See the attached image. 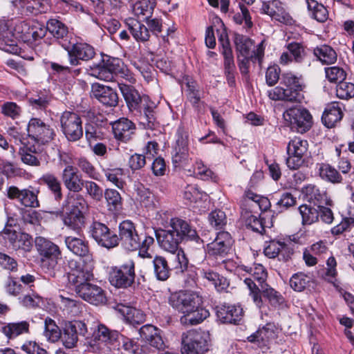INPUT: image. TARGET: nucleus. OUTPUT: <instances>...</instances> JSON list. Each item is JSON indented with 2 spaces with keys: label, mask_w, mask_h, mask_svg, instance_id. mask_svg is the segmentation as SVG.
<instances>
[{
  "label": "nucleus",
  "mask_w": 354,
  "mask_h": 354,
  "mask_svg": "<svg viewBox=\"0 0 354 354\" xmlns=\"http://www.w3.org/2000/svg\"><path fill=\"white\" fill-rule=\"evenodd\" d=\"M153 264L155 276L158 280L165 281L169 277L171 270L164 257L156 256L153 259Z\"/></svg>",
  "instance_id": "nucleus-46"
},
{
  "label": "nucleus",
  "mask_w": 354,
  "mask_h": 354,
  "mask_svg": "<svg viewBox=\"0 0 354 354\" xmlns=\"http://www.w3.org/2000/svg\"><path fill=\"white\" fill-rule=\"evenodd\" d=\"M139 333L141 339L151 346L158 349L164 350L165 344L161 335V330L151 324L142 326Z\"/></svg>",
  "instance_id": "nucleus-27"
},
{
  "label": "nucleus",
  "mask_w": 354,
  "mask_h": 354,
  "mask_svg": "<svg viewBox=\"0 0 354 354\" xmlns=\"http://www.w3.org/2000/svg\"><path fill=\"white\" fill-rule=\"evenodd\" d=\"M169 305L183 315L180 322L183 325H197L209 316V311L202 307L203 297L199 292L180 290L169 297Z\"/></svg>",
  "instance_id": "nucleus-2"
},
{
  "label": "nucleus",
  "mask_w": 354,
  "mask_h": 354,
  "mask_svg": "<svg viewBox=\"0 0 354 354\" xmlns=\"http://www.w3.org/2000/svg\"><path fill=\"white\" fill-rule=\"evenodd\" d=\"M39 180L41 184L47 186L48 189L53 194L55 201H59L63 197L61 181L53 174H44Z\"/></svg>",
  "instance_id": "nucleus-39"
},
{
  "label": "nucleus",
  "mask_w": 354,
  "mask_h": 354,
  "mask_svg": "<svg viewBox=\"0 0 354 354\" xmlns=\"http://www.w3.org/2000/svg\"><path fill=\"white\" fill-rule=\"evenodd\" d=\"M188 136L178 131L172 154L173 164L177 166H185L189 164Z\"/></svg>",
  "instance_id": "nucleus-24"
},
{
  "label": "nucleus",
  "mask_w": 354,
  "mask_h": 354,
  "mask_svg": "<svg viewBox=\"0 0 354 354\" xmlns=\"http://www.w3.org/2000/svg\"><path fill=\"white\" fill-rule=\"evenodd\" d=\"M12 28L16 39H21L24 42L30 41L29 32L31 30V27L28 23L24 21H18L15 24L13 23Z\"/></svg>",
  "instance_id": "nucleus-55"
},
{
  "label": "nucleus",
  "mask_w": 354,
  "mask_h": 354,
  "mask_svg": "<svg viewBox=\"0 0 354 354\" xmlns=\"http://www.w3.org/2000/svg\"><path fill=\"white\" fill-rule=\"evenodd\" d=\"M62 180L70 192L62 205L64 224L68 227L80 231L86 223V214L88 210L87 201L78 192L84 187V180L76 167L67 165L62 171Z\"/></svg>",
  "instance_id": "nucleus-1"
},
{
  "label": "nucleus",
  "mask_w": 354,
  "mask_h": 354,
  "mask_svg": "<svg viewBox=\"0 0 354 354\" xmlns=\"http://www.w3.org/2000/svg\"><path fill=\"white\" fill-rule=\"evenodd\" d=\"M67 46L68 48L64 49L67 51L68 62L71 66H78L80 61H89L95 55L94 48L85 42L70 41Z\"/></svg>",
  "instance_id": "nucleus-13"
},
{
  "label": "nucleus",
  "mask_w": 354,
  "mask_h": 354,
  "mask_svg": "<svg viewBox=\"0 0 354 354\" xmlns=\"http://www.w3.org/2000/svg\"><path fill=\"white\" fill-rule=\"evenodd\" d=\"M274 328L273 324L268 323L250 335L248 339L250 342L256 343L262 349L268 348L269 342L275 337Z\"/></svg>",
  "instance_id": "nucleus-32"
},
{
  "label": "nucleus",
  "mask_w": 354,
  "mask_h": 354,
  "mask_svg": "<svg viewBox=\"0 0 354 354\" xmlns=\"http://www.w3.org/2000/svg\"><path fill=\"white\" fill-rule=\"evenodd\" d=\"M169 229L175 235H178L180 241H201L196 230L188 222L179 218H172L169 222Z\"/></svg>",
  "instance_id": "nucleus-22"
},
{
  "label": "nucleus",
  "mask_w": 354,
  "mask_h": 354,
  "mask_svg": "<svg viewBox=\"0 0 354 354\" xmlns=\"http://www.w3.org/2000/svg\"><path fill=\"white\" fill-rule=\"evenodd\" d=\"M19 280L12 276H9L5 283V290L11 296L17 297L24 292V286L19 283Z\"/></svg>",
  "instance_id": "nucleus-62"
},
{
  "label": "nucleus",
  "mask_w": 354,
  "mask_h": 354,
  "mask_svg": "<svg viewBox=\"0 0 354 354\" xmlns=\"http://www.w3.org/2000/svg\"><path fill=\"white\" fill-rule=\"evenodd\" d=\"M289 248L284 242L270 241L264 248V254L269 258H275L280 252L288 250Z\"/></svg>",
  "instance_id": "nucleus-60"
},
{
  "label": "nucleus",
  "mask_w": 354,
  "mask_h": 354,
  "mask_svg": "<svg viewBox=\"0 0 354 354\" xmlns=\"http://www.w3.org/2000/svg\"><path fill=\"white\" fill-rule=\"evenodd\" d=\"M328 16V11L323 4L311 0V17L318 22L323 23L326 21Z\"/></svg>",
  "instance_id": "nucleus-61"
},
{
  "label": "nucleus",
  "mask_w": 354,
  "mask_h": 354,
  "mask_svg": "<svg viewBox=\"0 0 354 354\" xmlns=\"http://www.w3.org/2000/svg\"><path fill=\"white\" fill-rule=\"evenodd\" d=\"M336 95L342 100L354 97V84L344 82V80L339 82L336 88Z\"/></svg>",
  "instance_id": "nucleus-59"
},
{
  "label": "nucleus",
  "mask_w": 354,
  "mask_h": 354,
  "mask_svg": "<svg viewBox=\"0 0 354 354\" xmlns=\"http://www.w3.org/2000/svg\"><path fill=\"white\" fill-rule=\"evenodd\" d=\"M285 121L298 133H304L310 128V113L306 109L292 107L283 114Z\"/></svg>",
  "instance_id": "nucleus-14"
},
{
  "label": "nucleus",
  "mask_w": 354,
  "mask_h": 354,
  "mask_svg": "<svg viewBox=\"0 0 354 354\" xmlns=\"http://www.w3.org/2000/svg\"><path fill=\"white\" fill-rule=\"evenodd\" d=\"M281 84L286 88L277 86L268 91V97L272 100H284L301 103L304 101V89L306 87L302 79L292 73L282 75Z\"/></svg>",
  "instance_id": "nucleus-4"
},
{
  "label": "nucleus",
  "mask_w": 354,
  "mask_h": 354,
  "mask_svg": "<svg viewBox=\"0 0 354 354\" xmlns=\"http://www.w3.org/2000/svg\"><path fill=\"white\" fill-rule=\"evenodd\" d=\"M182 354H203L208 351L206 339L201 333L195 330L188 331L183 335Z\"/></svg>",
  "instance_id": "nucleus-18"
},
{
  "label": "nucleus",
  "mask_w": 354,
  "mask_h": 354,
  "mask_svg": "<svg viewBox=\"0 0 354 354\" xmlns=\"http://www.w3.org/2000/svg\"><path fill=\"white\" fill-rule=\"evenodd\" d=\"M61 131L69 142H76L83 136L82 120L73 111H64L59 118Z\"/></svg>",
  "instance_id": "nucleus-10"
},
{
  "label": "nucleus",
  "mask_w": 354,
  "mask_h": 354,
  "mask_svg": "<svg viewBox=\"0 0 354 354\" xmlns=\"http://www.w3.org/2000/svg\"><path fill=\"white\" fill-rule=\"evenodd\" d=\"M156 5V0H140L134 4L133 10L140 20L145 21L151 17Z\"/></svg>",
  "instance_id": "nucleus-40"
},
{
  "label": "nucleus",
  "mask_w": 354,
  "mask_h": 354,
  "mask_svg": "<svg viewBox=\"0 0 354 354\" xmlns=\"http://www.w3.org/2000/svg\"><path fill=\"white\" fill-rule=\"evenodd\" d=\"M129 30L133 38L138 41H147L149 39L150 33L148 28L137 20H131L128 23Z\"/></svg>",
  "instance_id": "nucleus-44"
},
{
  "label": "nucleus",
  "mask_w": 354,
  "mask_h": 354,
  "mask_svg": "<svg viewBox=\"0 0 354 354\" xmlns=\"http://www.w3.org/2000/svg\"><path fill=\"white\" fill-rule=\"evenodd\" d=\"M118 86L129 109L138 116L140 124L145 129H155L156 118L153 107L149 105V97L141 96L133 86L119 83Z\"/></svg>",
  "instance_id": "nucleus-3"
},
{
  "label": "nucleus",
  "mask_w": 354,
  "mask_h": 354,
  "mask_svg": "<svg viewBox=\"0 0 354 354\" xmlns=\"http://www.w3.org/2000/svg\"><path fill=\"white\" fill-rule=\"evenodd\" d=\"M67 277L69 284L74 291L88 283L93 278V262L91 258L84 259H71L67 263Z\"/></svg>",
  "instance_id": "nucleus-6"
},
{
  "label": "nucleus",
  "mask_w": 354,
  "mask_h": 354,
  "mask_svg": "<svg viewBox=\"0 0 354 354\" xmlns=\"http://www.w3.org/2000/svg\"><path fill=\"white\" fill-rule=\"evenodd\" d=\"M310 277L304 272H297L290 279L291 288L297 292H301L309 286Z\"/></svg>",
  "instance_id": "nucleus-53"
},
{
  "label": "nucleus",
  "mask_w": 354,
  "mask_h": 354,
  "mask_svg": "<svg viewBox=\"0 0 354 354\" xmlns=\"http://www.w3.org/2000/svg\"><path fill=\"white\" fill-rule=\"evenodd\" d=\"M308 146V140L295 138L294 140L289 142L287 147V153L288 154H297L299 155V156L308 159V157L306 156Z\"/></svg>",
  "instance_id": "nucleus-48"
},
{
  "label": "nucleus",
  "mask_w": 354,
  "mask_h": 354,
  "mask_svg": "<svg viewBox=\"0 0 354 354\" xmlns=\"http://www.w3.org/2000/svg\"><path fill=\"white\" fill-rule=\"evenodd\" d=\"M313 207H311V223L317 222L320 218L321 221L325 223H332L334 217L332 210L324 205H328L326 196L325 195H319V198L315 197L313 201Z\"/></svg>",
  "instance_id": "nucleus-23"
},
{
  "label": "nucleus",
  "mask_w": 354,
  "mask_h": 354,
  "mask_svg": "<svg viewBox=\"0 0 354 354\" xmlns=\"http://www.w3.org/2000/svg\"><path fill=\"white\" fill-rule=\"evenodd\" d=\"M217 318L224 324H236L243 317V309L235 305H221L216 306Z\"/></svg>",
  "instance_id": "nucleus-28"
},
{
  "label": "nucleus",
  "mask_w": 354,
  "mask_h": 354,
  "mask_svg": "<svg viewBox=\"0 0 354 354\" xmlns=\"http://www.w3.org/2000/svg\"><path fill=\"white\" fill-rule=\"evenodd\" d=\"M93 97L106 106H116L118 104V95L112 88L100 84L92 85Z\"/></svg>",
  "instance_id": "nucleus-26"
},
{
  "label": "nucleus",
  "mask_w": 354,
  "mask_h": 354,
  "mask_svg": "<svg viewBox=\"0 0 354 354\" xmlns=\"http://www.w3.org/2000/svg\"><path fill=\"white\" fill-rule=\"evenodd\" d=\"M250 277L245 278L244 283L250 290V295L258 308L263 305V300L259 295V289L263 288L267 283L268 273L261 264L254 265L250 270Z\"/></svg>",
  "instance_id": "nucleus-8"
},
{
  "label": "nucleus",
  "mask_w": 354,
  "mask_h": 354,
  "mask_svg": "<svg viewBox=\"0 0 354 354\" xmlns=\"http://www.w3.org/2000/svg\"><path fill=\"white\" fill-rule=\"evenodd\" d=\"M7 197L13 201H17L21 205L26 207L38 208L40 203L38 199L39 189L32 186L26 188L19 189L18 187L12 185L7 188Z\"/></svg>",
  "instance_id": "nucleus-11"
},
{
  "label": "nucleus",
  "mask_w": 354,
  "mask_h": 354,
  "mask_svg": "<svg viewBox=\"0 0 354 354\" xmlns=\"http://www.w3.org/2000/svg\"><path fill=\"white\" fill-rule=\"evenodd\" d=\"M153 237L147 234H141V239H139L138 256L143 259H151L152 255L149 252L150 247L153 244Z\"/></svg>",
  "instance_id": "nucleus-57"
},
{
  "label": "nucleus",
  "mask_w": 354,
  "mask_h": 354,
  "mask_svg": "<svg viewBox=\"0 0 354 354\" xmlns=\"http://www.w3.org/2000/svg\"><path fill=\"white\" fill-rule=\"evenodd\" d=\"M109 210L118 212L122 207V198L118 191L114 189H106L104 194Z\"/></svg>",
  "instance_id": "nucleus-45"
},
{
  "label": "nucleus",
  "mask_w": 354,
  "mask_h": 354,
  "mask_svg": "<svg viewBox=\"0 0 354 354\" xmlns=\"http://www.w3.org/2000/svg\"><path fill=\"white\" fill-rule=\"evenodd\" d=\"M35 248L40 258L61 253L57 245L42 236H37L35 240Z\"/></svg>",
  "instance_id": "nucleus-38"
},
{
  "label": "nucleus",
  "mask_w": 354,
  "mask_h": 354,
  "mask_svg": "<svg viewBox=\"0 0 354 354\" xmlns=\"http://www.w3.org/2000/svg\"><path fill=\"white\" fill-rule=\"evenodd\" d=\"M75 293L84 301L93 304H105L106 298L104 290L97 285L88 282L75 290Z\"/></svg>",
  "instance_id": "nucleus-21"
},
{
  "label": "nucleus",
  "mask_w": 354,
  "mask_h": 354,
  "mask_svg": "<svg viewBox=\"0 0 354 354\" xmlns=\"http://www.w3.org/2000/svg\"><path fill=\"white\" fill-rule=\"evenodd\" d=\"M88 332L86 324L80 320L68 322L64 324L59 339L66 348H73L77 346L78 336L84 337Z\"/></svg>",
  "instance_id": "nucleus-12"
},
{
  "label": "nucleus",
  "mask_w": 354,
  "mask_h": 354,
  "mask_svg": "<svg viewBox=\"0 0 354 354\" xmlns=\"http://www.w3.org/2000/svg\"><path fill=\"white\" fill-rule=\"evenodd\" d=\"M120 333L115 330L109 328L103 324H98L96 329L93 333V339L101 342L106 344H113L120 340Z\"/></svg>",
  "instance_id": "nucleus-33"
},
{
  "label": "nucleus",
  "mask_w": 354,
  "mask_h": 354,
  "mask_svg": "<svg viewBox=\"0 0 354 354\" xmlns=\"http://www.w3.org/2000/svg\"><path fill=\"white\" fill-rule=\"evenodd\" d=\"M65 243L68 249L75 254L85 258L86 261L87 257L91 258L88 242L84 239L69 236L66 237Z\"/></svg>",
  "instance_id": "nucleus-35"
},
{
  "label": "nucleus",
  "mask_w": 354,
  "mask_h": 354,
  "mask_svg": "<svg viewBox=\"0 0 354 354\" xmlns=\"http://www.w3.org/2000/svg\"><path fill=\"white\" fill-rule=\"evenodd\" d=\"M47 30L58 41L63 48H68L70 42V35L68 27L56 19H50L46 23Z\"/></svg>",
  "instance_id": "nucleus-29"
},
{
  "label": "nucleus",
  "mask_w": 354,
  "mask_h": 354,
  "mask_svg": "<svg viewBox=\"0 0 354 354\" xmlns=\"http://www.w3.org/2000/svg\"><path fill=\"white\" fill-rule=\"evenodd\" d=\"M259 295L267 298L272 306H277L283 302V298L280 293L271 288L268 283L263 288L259 289Z\"/></svg>",
  "instance_id": "nucleus-54"
},
{
  "label": "nucleus",
  "mask_w": 354,
  "mask_h": 354,
  "mask_svg": "<svg viewBox=\"0 0 354 354\" xmlns=\"http://www.w3.org/2000/svg\"><path fill=\"white\" fill-rule=\"evenodd\" d=\"M139 235L135 225L129 220H125L119 225V243L128 251H136L139 248Z\"/></svg>",
  "instance_id": "nucleus-16"
},
{
  "label": "nucleus",
  "mask_w": 354,
  "mask_h": 354,
  "mask_svg": "<svg viewBox=\"0 0 354 354\" xmlns=\"http://www.w3.org/2000/svg\"><path fill=\"white\" fill-rule=\"evenodd\" d=\"M115 309L118 311L125 319L132 325L140 324L145 320V315L138 309L123 304H118Z\"/></svg>",
  "instance_id": "nucleus-36"
},
{
  "label": "nucleus",
  "mask_w": 354,
  "mask_h": 354,
  "mask_svg": "<svg viewBox=\"0 0 354 354\" xmlns=\"http://www.w3.org/2000/svg\"><path fill=\"white\" fill-rule=\"evenodd\" d=\"M327 80L332 83H339L346 77V73L339 66H330L325 68Z\"/></svg>",
  "instance_id": "nucleus-58"
},
{
  "label": "nucleus",
  "mask_w": 354,
  "mask_h": 354,
  "mask_svg": "<svg viewBox=\"0 0 354 354\" xmlns=\"http://www.w3.org/2000/svg\"><path fill=\"white\" fill-rule=\"evenodd\" d=\"M313 53L317 57V60L321 62L323 64H332L337 61L336 52L328 45H322L315 48Z\"/></svg>",
  "instance_id": "nucleus-42"
},
{
  "label": "nucleus",
  "mask_w": 354,
  "mask_h": 354,
  "mask_svg": "<svg viewBox=\"0 0 354 354\" xmlns=\"http://www.w3.org/2000/svg\"><path fill=\"white\" fill-rule=\"evenodd\" d=\"M12 25V21H0V48L6 52L17 54L19 48L17 44Z\"/></svg>",
  "instance_id": "nucleus-20"
},
{
  "label": "nucleus",
  "mask_w": 354,
  "mask_h": 354,
  "mask_svg": "<svg viewBox=\"0 0 354 354\" xmlns=\"http://www.w3.org/2000/svg\"><path fill=\"white\" fill-rule=\"evenodd\" d=\"M19 154L23 163L32 167L41 165L43 154L35 145H24L19 149Z\"/></svg>",
  "instance_id": "nucleus-34"
},
{
  "label": "nucleus",
  "mask_w": 354,
  "mask_h": 354,
  "mask_svg": "<svg viewBox=\"0 0 354 354\" xmlns=\"http://www.w3.org/2000/svg\"><path fill=\"white\" fill-rule=\"evenodd\" d=\"M232 245L231 235L227 232H220L214 240L207 245V254L217 259L223 258L230 252Z\"/></svg>",
  "instance_id": "nucleus-19"
},
{
  "label": "nucleus",
  "mask_w": 354,
  "mask_h": 354,
  "mask_svg": "<svg viewBox=\"0 0 354 354\" xmlns=\"http://www.w3.org/2000/svg\"><path fill=\"white\" fill-rule=\"evenodd\" d=\"M49 0H27L24 3V10L28 15H38L46 13L50 10Z\"/></svg>",
  "instance_id": "nucleus-43"
},
{
  "label": "nucleus",
  "mask_w": 354,
  "mask_h": 354,
  "mask_svg": "<svg viewBox=\"0 0 354 354\" xmlns=\"http://www.w3.org/2000/svg\"><path fill=\"white\" fill-rule=\"evenodd\" d=\"M135 277V263L133 259H128L118 266L112 267L109 272L110 283L116 288L131 287L134 283Z\"/></svg>",
  "instance_id": "nucleus-9"
},
{
  "label": "nucleus",
  "mask_w": 354,
  "mask_h": 354,
  "mask_svg": "<svg viewBox=\"0 0 354 354\" xmlns=\"http://www.w3.org/2000/svg\"><path fill=\"white\" fill-rule=\"evenodd\" d=\"M114 137L121 142L130 141L136 133V125L130 120L121 118L112 124Z\"/></svg>",
  "instance_id": "nucleus-25"
},
{
  "label": "nucleus",
  "mask_w": 354,
  "mask_h": 354,
  "mask_svg": "<svg viewBox=\"0 0 354 354\" xmlns=\"http://www.w3.org/2000/svg\"><path fill=\"white\" fill-rule=\"evenodd\" d=\"M61 333L62 330L53 319L50 317L45 319L44 335L48 341L51 342H57L60 338Z\"/></svg>",
  "instance_id": "nucleus-51"
},
{
  "label": "nucleus",
  "mask_w": 354,
  "mask_h": 354,
  "mask_svg": "<svg viewBox=\"0 0 354 354\" xmlns=\"http://www.w3.org/2000/svg\"><path fill=\"white\" fill-rule=\"evenodd\" d=\"M234 43L236 49L238 52L237 55L241 57H250V50L254 46V42L252 39L245 36L237 35L235 37Z\"/></svg>",
  "instance_id": "nucleus-50"
},
{
  "label": "nucleus",
  "mask_w": 354,
  "mask_h": 354,
  "mask_svg": "<svg viewBox=\"0 0 354 354\" xmlns=\"http://www.w3.org/2000/svg\"><path fill=\"white\" fill-rule=\"evenodd\" d=\"M342 105V104L339 102H333L326 106L322 116V121L327 128L334 127L342 120L344 115Z\"/></svg>",
  "instance_id": "nucleus-31"
},
{
  "label": "nucleus",
  "mask_w": 354,
  "mask_h": 354,
  "mask_svg": "<svg viewBox=\"0 0 354 354\" xmlns=\"http://www.w3.org/2000/svg\"><path fill=\"white\" fill-rule=\"evenodd\" d=\"M318 172L319 176L324 180L333 184L342 183L343 178L339 171L329 164L319 165Z\"/></svg>",
  "instance_id": "nucleus-41"
},
{
  "label": "nucleus",
  "mask_w": 354,
  "mask_h": 354,
  "mask_svg": "<svg viewBox=\"0 0 354 354\" xmlns=\"http://www.w3.org/2000/svg\"><path fill=\"white\" fill-rule=\"evenodd\" d=\"M218 42L221 48V53L224 57V73L227 83L230 86H232L235 84L234 73L236 66L227 35L226 33L221 34L218 37Z\"/></svg>",
  "instance_id": "nucleus-17"
},
{
  "label": "nucleus",
  "mask_w": 354,
  "mask_h": 354,
  "mask_svg": "<svg viewBox=\"0 0 354 354\" xmlns=\"http://www.w3.org/2000/svg\"><path fill=\"white\" fill-rule=\"evenodd\" d=\"M106 180L118 188L122 189L124 185V182L122 180L123 170L121 168L106 169L103 170Z\"/></svg>",
  "instance_id": "nucleus-56"
},
{
  "label": "nucleus",
  "mask_w": 354,
  "mask_h": 354,
  "mask_svg": "<svg viewBox=\"0 0 354 354\" xmlns=\"http://www.w3.org/2000/svg\"><path fill=\"white\" fill-rule=\"evenodd\" d=\"M31 293H28L19 298V303L24 307L28 308H35L38 307L41 301V297L35 290H30Z\"/></svg>",
  "instance_id": "nucleus-63"
},
{
  "label": "nucleus",
  "mask_w": 354,
  "mask_h": 354,
  "mask_svg": "<svg viewBox=\"0 0 354 354\" xmlns=\"http://www.w3.org/2000/svg\"><path fill=\"white\" fill-rule=\"evenodd\" d=\"M32 248V239L27 233L18 232V235L11 246L14 250H21L25 252H28Z\"/></svg>",
  "instance_id": "nucleus-52"
},
{
  "label": "nucleus",
  "mask_w": 354,
  "mask_h": 354,
  "mask_svg": "<svg viewBox=\"0 0 354 354\" xmlns=\"http://www.w3.org/2000/svg\"><path fill=\"white\" fill-rule=\"evenodd\" d=\"M109 230V228L105 224L95 221L91 225L90 232L92 238L99 245L106 232H108Z\"/></svg>",
  "instance_id": "nucleus-64"
},
{
  "label": "nucleus",
  "mask_w": 354,
  "mask_h": 354,
  "mask_svg": "<svg viewBox=\"0 0 354 354\" xmlns=\"http://www.w3.org/2000/svg\"><path fill=\"white\" fill-rule=\"evenodd\" d=\"M15 225L16 220L10 214H8L5 226L0 232V242L10 248L18 235V231L14 229Z\"/></svg>",
  "instance_id": "nucleus-37"
},
{
  "label": "nucleus",
  "mask_w": 354,
  "mask_h": 354,
  "mask_svg": "<svg viewBox=\"0 0 354 354\" xmlns=\"http://www.w3.org/2000/svg\"><path fill=\"white\" fill-rule=\"evenodd\" d=\"M0 332L8 339H14L20 335L30 333V324L28 321L2 323Z\"/></svg>",
  "instance_id": "nucleus-30"
},
{
  "label": "nucleus",
  "mask_w": 354,
  "mask_h": 354,
  "mask_svg": "<svg viewBox=\"0 0 354 354\" xmlns=\"http://www.w3.org/2000/svg\"><path fill=\"white\" fill-rule=\"evenodd\" d=\"M62 259V252L46 257L40 258V265L44 272L50 277H55L58 261Z\"/></svg>",
  "instance_id": "nucleus-47"
},
{
  "label": "nucleus",
  "mask_w": 354,
  "mask_h": 354,
  "mask_svg": "<svg viewBox=\"0 0 354 354\" xmlns=\"http://www.w3.org/2000/svg\"><path fill=\"white\" fill-rule=\"evenodd\" d=\"M156 236L160 247L166 252L174 254L176 263L174 268L180 269L182 272L187 268L189 261L184 251L179 248L182 241L178 235H175L170 229L158 230L156 232Z\"/></svg>",
  "instance_id": "nucleus-5"
},
{
  "label": "nucleus",
  "mask_w": 354,
  "mask_h": 354,
  "mask_svg": "<svg viewBox=\"0 0 354 354\" xmlns=\"http://www.w3.org/2000/svg\"><path fill=\"white\" fill-rule=\"evenodd\" d=\"M128 70L118 58L108 57L103 59L98 64H93L88 69V74L105 82H111L115 75L127 76Z\"/></svg>",
  "instance_id": "nucleus-7"
},
{
  "label": "nucleus",
  "mask_w": 354,
  "mask_h": 354,
  "mask_svg": "<svg viewBox=\"0 0 354 354\" xmlns=\"http://www.w3.org/2000/svg\"><path fill=\"white\" fill-rule=\"evenodd\" d=\"M28 136L38 143L46 144L55 136L54 129L39 118H32L27 126Z\"/></svg>",
  "instance_id": "nucleus-15"
},
{
  "label": "nucleus",
  "mask_w": 354,
  "mask_h": 354,
  "mask_svg": "<svg viewBox=\"0 0 354 354\" xmlns=\"http://www.w3.org/2000/svg\"><path fill=\"white\" fill-rule=\"evenodd\" d=\"M154 199V195L149 189L145 187L142 185L137 187L136 200L141 206L149 209L153 207Z\"/></svg>",
  "instance_id": "nucleus-49"
}]
</instances>
